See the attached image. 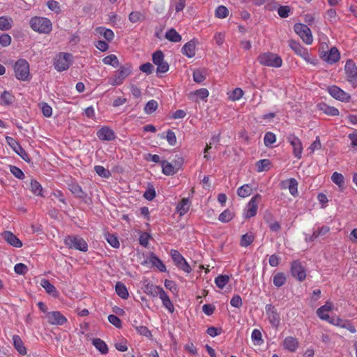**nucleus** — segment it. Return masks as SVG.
I'll return each mask as SVG.
<instances>
[{
	"instance_id": "obj_41",
	"label": "nucleus",
	"mask_w": 357,
	"mask_h": 357,
	"mask_svg": "<svg viewBox=\"0 0 357 357\" xmlns=\"http://www.w3.org/2000/svg\"><path fill=\"white\" fill-rule=\"evenodd\" d=\"M105 238L108 243L114 248H118L120 245L118 238L116 235L112 234H105Z\"/></svg>"
},
{
	"instance_id": "obj_55",
	"label": "nucleus",
	"mask_w": 357,
	"mask_h": 357,
	"mask_svg": "<svg viewBox=\"0 0 357 357\" xmlns=\"http://www.w3.org/2000/svg\"><path fill=\"white\" fill-rule=\"evenodd\" d=\"M228 14V9L224 6H219L215 10V16L218 18H225Z\"/></svg>"
},
{
	"instance_id": "obj_57",
	"label": "nucleus",
	"mask_w": 357,
	"mask_h": 357,
	"mask_svg": "<svg viewBox=\"0 0 357 357\" xmlns=\"http://www.w3.org/2000/svg\"><path fill=\"white\" fill-rule=\"evenodd\" d=\"M108 321L110 324L114 325L117 328H122V321L117 316L114 315V314L109 315Z\"/></svg>"
},
{
	"instance_id": "obj_42",
	"label": "nucleus",
	"mask_w": 357,
	"mask_h": 357,
	"mask_svg": "<svg viewBox=\"0 0 357 357\" xmlns=\"http://www.w3.org/2000/svg\"><path fill=\"white\" fill-rule=\"evenodd\" d=\"M102 61L105 64L111 65L113 67H117L119 65V60L114 54H109L105 56Z\"/></svg>"
},
{
	"instance_id": "obj_48",
	"label": "nucleus",
	"mask_w": 357,
	"mask_h": 357,
	"mask_svg": "<svg viewBox=\"0 0 357 357\" xmlns=\"http://www.w3.org/2000/svg\"><path fill=\"white\" fill-rule=\"evenodd\" d=\"M96 174L102 178H109L111 176L110 172L100 165H96L94 167Z\"/></svg>"
},
{
	"instance_id": "obj_26",
	"label": "nucleus",
	"mask_w": 357,
	"mask_h": 357,
	"mask_svg": "<svg viewBox=\"0 0 357 357\" xmlns=\"http://www.w3.org/2000/svg\"><path fill=\"white\" fill-rule=\"evenodd\" d=\"M162 173L167 176H172L177 172V169L175 168L172 163L167 162V160H162L160 162Z\"/></svg>"
},
{
	"instance_id": "obj_59",
	"label": "nucleus",
	"mask_w": 357,
	"mask_h": 357,
	"mask_svg": "<svg viewBox=\"0 0 357 357\" xmlns=\"http://www.w3.org/2000/svg\"><path fill=\"white\" fill-rule=\"evenodd\" d=\"M155 195V189L152 185L149 187L144 193V197L149 201L153 200Z\"/></svg>"
},
{
	"instance_id": "obj_10",
	"label": "nucleus",
	"mask_w": 357,
	"mask_h": 357,
	"mask_svg": "<svg viewBox=\"0 0 357 357\" xmlns=\"http://www.w3.org/2000/svg\"><path fill=\"white\" fill-rule=\"evenodd\" d=\"M265 310L271 324L277 328L280 324V317L276 308L271 304H267Z\"/></svg>"
},
{
	"instance_id": "obj_58",
	"label": "nucleus",
	"mask_w": 357,
	"mask_h": 357,
	"mask_svg": "<svg viewBox=\"0 0 357 357\" xmlns=\"http://www.w3.org/2000/svg\"><path fill=\"white\" fill-rule=\"evenodd\" d=\"M290 12L291 8L288 6H280L278 9V15L282 18L287 17Z\"/></svg>"
},
{
	"instance_id": "obj_62",
	"label": "nucleus",
	"mask_w": 357,
	"mask_h": 357,
	"mask_svg": "<svg viewBox=\"0 0 357 357\" xmlns=\"http://www.w3.org/2000/svg\"><path fill=\"white\" fill-rule=\"evenodd\" d=\"M47 6L50 10L54 11L56 13L60 12L59 5L56 1L49 0L47 2Z\"/></svg>"
},
{
	"instance_id": "obj_40",
	"label": "nucleus",
	"mask_w": 357,
	"mask_h": 357,
	"mask_svg": "<svg viewBox=\"0 0 357 357\" xmlns=\"http://www.w3.org/2000/svg\"><path fill=\"white\" fill-rule=\"evenodd\" d=\"M206 79V73L204 70L197 69L193 72V79L197 83H202Z\"/></svg>"
},
{
	"instance_id": "obj_52",
	"label": "nucleus",
	"mask_w": 357,
	"mask_h": 357,
	"mask_svg": "<svg viewBox=\"0 0 357 357\" xmlns=\"http://www.w3.org/2000/svg\"><path fill=\"white\" fill-rule=\"evenodd\" d=\"M269 216H270L269 218L266 217L265 220H266V222L268 224L270 230L272 231H275V232L279 231L281 229L280 224L277 221L272 222L271 220V219L272 218V216H271V215H269Z\"/></svg>"
},
{
	"instance_id": "obj_35",
	"label": "nucleus",
	"mask_w": 357,
	"mask_h": 357,
	"mask_svg": "<svg viewBox=\"0 0 357 357\" xmlns=\"http://www.w3.org/2000/svg\"><path fill=\"white\" fill-rule=\"evenodd\" d=\"M161 289L162 288L159 286L147 284L144 287V292L155 297L159 295V291H160Z\"/></svg>"
},
{
	"instance_id": "obj_43",
	"label": "nucleus",
	"mask_w": 357,
	"mask_h": 357,
	"mask_svg": "<svg viewBox=\"0 0 357 357\" xmlns=\"http://www.w3.org/2000/svg\"><path fill=\"white\" fill-rule=\"evenodd\" d=\"M271 165V162L268 159L260 160L256 163L258 172L268 171Z\"/></svg>"
},
{
	"instance_id": "obj_22",
	"label": "nucleus",
	"mask_w": 357,
	"mask_h": 357,
	"mask_svg": "<svg viewBox=\"0 0 357 357\" xmlns=\"http://www.w3.org/2000/svg\"><path fill=\"white\" fill-rule=\"evenodd\" d=\"M298 344L297 339L291 336L287 337L283 342L284 348L291 352H294L297 349Z\"/></svg>"
},
{
	"instance_id": "obj_34",
	"label": "nucleus",
	"mask_w": 357,
	"mask_h": 357,
	"mask_svg": "<svg viewBox=\"0 0 357 357\" xmlns=\"http://www.w3.org/2000/svg\"><path fill=\"white\" fill-rule=\"evenodd\" d=\"M96 31L107 40L111 41L114 37V32L109 29H105L104 27H98Z\"/></svg>"
},
{
	"instance_id": "obj_39",
	"label": "nucleus",
	"mask_w": 357,
	"mask_h": 357,
	"mask_svg": "<svg viewBox=\"0 0 357 357\" xmlns=\"http://www.w3.org/2000/svg\"><path fill=\"white\" fill-rule=\"evenodd\" d=\"M158 107V102L155 100H151L146 104L144 111L146 114H151L156 111Z\"/></svg>"
},
{
	"instance_id": "obj_60",
	"label": "nucleus",
	"mask_w": 357,
	"mask_h": 357,
	"mask_svg": "<svg viewBox=\"0 0 357 357\" xmlns=\"http://www.w3.org/2000/svg\"><path fill=\"white\" fill-rule=\"evenodd\" d=\"M166 139L171 146H174L176 143V135L172 130H168L167 131Z\"/></svg>"
},
{
	"instance_id": "obj_5",
	"label": "nucleus",
	"mask_w": 357,
	"mask_h": 357,
	"mask_svg": "<svg viewBox=\"0 0 357 357\" xmlns=\"http://www.w3.org/2000/svg\"><path fill=\"white\" fill-rule=\"evenodd\" d=\"M72 54L70 53L61 52L54 58V66L59 71L67 70L72 63Z\"/></svg>"
},
{
	"instance_id": "obj_19",
	"label": "nucleus",
	"mask_w": 357,
	"mask_h": 357,
	"mask_svg": "<svg viewBox=\"0 0 357 357\" xmlns=\"http://www.w3.org/2000/svg\"><path fill=\"white\" fill-rule=\"evenodd\" d=\"M40 285L45 289V291L54 298H58L59 293L56 287L50 283L47 279H42L40 281Z\"/></svg>"
},
{
	"instance_id": "obj_45",
	"label": "nucleus",
	"mask_w": 357,
	"mask_h": 357,
	"mask_svg": "<svg viewBox=\"0 0 357 357\" xmlns=\"http://www.w3.org/2000/svg\"><path fill=\"white\" fill-rule=\"evenodd\" d=\"M128 19L132 23H136L143 21L144 17L139 11H133L130 13Z\"/></svg>"
},
{
	"instance_id": "obj_44",
	"label": "nucleus",
	"mask_w": 357,
	"mask_h": 357,
	"mask_svg": "<svg viewBox=\"0 0 357 357\" xmlns=\"http://www.w3.org/2000/svg\"><path fill=\"white\" fill-rule=\"evenodd\" d=\"M13 20L10 17H0V29L8 30L12 26Z\"/></svg>"
},
{
	"instance_id": "obj_13",
	"label": "nucleus",
	"mask_w": 357,
	"mask_h": 357,
	"mask_svg": "<svg viewBox=\"0 0 357 357\" xmlns=\"http://www.w3.org/2000/svg\"><path fill=\"white\" fill-rule=\"evenodd\" d=\"M47 321L52 325H63L67 322V319L59 311L47 312L46 314Z\"/></svg>"
},
{
	"instance_id": "obj_21",
	"label": "nucleus",
	"mask_w": 357,
	"mask_h": 357,
	"mask_svg": "<svg viewBox=\"0 0 357 357\" xmlns=\"http://www.w3.org/2000/svg\"><path fill=\"white\" fill-rule=\"evenodd\" d=\"M3 238L11 245L20 248L22 245V243L19 238L16 237L13 233L8 231H6L2 234Z\"/></svg>"
},
{
	"instance_id": "obj_38",
	"label": "nucleus",
	"mask_w": 357,
	"mask_h": 357,
	"mask_svg": "<svg viewBox=\"0 0 357 357\" xmlns=\"http://www.w3.org/2000/svg\"><path fill=\"white\" fill-rule=\"evenodd\" d=\"M1 104L8 105L14 101V96L8 91H4L1 96Z\"/></svg>"
},
{
	"instance_id": "obj_37",
	"label": "nucleus",
	"mask_w": 357,
	"mask_h": 357,
	"mask_svg": "<svg viewBox=\"0 0 357 357\" xmlns=\"http://www.w3.org/2000/svg\"><path fill=\"white\" fill-rule=\"evenodd\" d=\"M229 281V277L227 275H220L215 279V283L220 289H223Z\"/></svg>"
},
{
	"instance_id": "obj_31",
	"label": "nucleus",
	"mask_w": 357,
	"mask_h": 357,
	"mask_svg": "<svg viewBox=\"0 0 357 357\" xmlns=\"http://www.w3.org/2000/svg\"><path fill=\"white\" fill-rule=\"evenodd\" d=\"M165 38L174 43H178L181 40V35L174 29L168 30L165 33Z\"/></svg>"
},
{
	"instance_id": "obj_63",
	"label": "nucleus",
	"mask_w": 357,
	"mask_h": 357,
	"mask_svg": "<svg viewBox=\"0 0 357 357\" xmlns=\"http://www.w3.org/2000/svg\"><path fill=\"white\" fill-rule=\"evenodd\" d=\"M194 96H197L201 100H204V98L208 96V91L206 89L202 88L198 90H196L193 93Z\"/></svg>"
},
{
	"instance_id": "obj_64",
	"label": "nucleus",
	"mask_w": 357,
	"mask_h": 357,
	"mask_svg": "<svg viewBox=\"0 0 357 357\" xmlns=\"http://www.w3.org/2000/svg\"><path fill=\"white\" fill-rule=\"evenodd\" d=\"M139 69L141 71L146 73L147 75H149L152 73L154 67L151 63L148 62L141 65Z\"/></svg>"
},
{
	"instance_id": "obj_61",
	"label": "nucleus",
	"mask_w": 357,
	"mask_h": 357,
	"mask_svg": "<svg viewBox=\"0 0 357 357\" xmlns=\"http://www.w3.org/2000/svg\"><path fill=\"white\" fill-rule=\"evenodd\" d=\"M261 336V333L258 329H255L251 335L252 340L257 342V344H261L263 342Z\"/></svg>"
},
{
	"instance_id": "obj_3",
	"label": "nucleus",
	"mask_w": 357,
	"mask_h": 357,
	"mask_svg": "<svg viewBox=\"0 0 357 357\" xmlns=\"http://www.w3.org/2000/svg\"><path fill=\"white\" fill-rule=\"evenodd\" d=\"M131 72V64L126 63L120 66L114 77L109 78L108 82L112 86L120 85L123 82L124 79L130 75Z\"/></svg>"
},
{
	"instance_id": "obj_24",
	"label": "nucleus",
	"mask_w": 357,
	"mask_h": 357,
	"mask_svg": "<svg viewBox=\"0 0 357 357\" xmlns=\"http://www.w3.org/2000/svg\"><path fill=\"white\" fill-rule=\"evenodd\" d=\"M149 259L152 266L156 267L160 272H166L165 264L153 252L150 254Z\"/></svg>"
},
{
	"instance_id": "obj_12",
	"label": "nucleus",
	"mask_w": 357,
	"mask_h": 357,
	"mask_svg": "<svg viewBox=\"0 0 357 357\" xmlns=\"http://www.w3.org/2000/svg\"><path fill=\"white\" fill-rule=\"evenodd\" d=\"M344 70L349 82H357V66L352 60L349 59L346 62Z\"/></svg>"
},
{
	"instance_id": "obj_23",
	"label": "nucleus",
	"mask_w": 357,
	"mask_h": 357,
	"mask_svg": "<svg viewBox=\"0 0 357 357\" xmlns=\"http://www.w3.org/2000/svg\"><path fill=\"white\" fill-rule=\"evenodd\" d=\"M160 298L162 300L163 305L171 312L172 313L174 311V307L169 299V297L165 291L163 289H161L160 291H159Z\"/></svg>"
},
{
	"instance_id": "obj_33",
	"label": "nucleus",
	"mask_w": 357,
	"mask_h": 357,
	"mask_svg": "<svg viewBox=\"0 0 357 357\" xmlns=\"http://www.w3.org/2000/svg\"><path fill=\"white\" fill-rule=\"evenodd\" d=\"M252 192V188L250 185L245 184L237 190V195L243 198L247 197L251 195Z\"/></svg>"
},
{
	"instance_id": "obj_47",
	"label": "nucleus",
	"mask_w": 357,
	"mask_h": 357,
	"mask_svg": "<svg viewBox=\"0 0 357 357\" xmlns=\"http://www.w3.org/2000/svg\"><path fill=\"white\" fill-rule=\"evenodd\" d=\"M233 213L229 209H226L220 214L218 220L222 222H228L233 218Z\"/></svg>"
},
{
	"instance_id": "obj_46",
	"label": "nucleus",
	"mask_w": 357,
	"mask_h": 357,
	"mask_svg": "<svg viewBox=\"0 0 357 357\" xmlns=\"http://www.w3.org/2000/svg\"><path fill=\"white\" fill-rule=\"evenodd\" d=\"M333 183L337 185L340 188H342L344 185V178L340 173L334 172L331 176Z\"/></svg>"
},
{
	"instance_id": "obj_54",
	"label": "nucleus",
	"mask_w": 357,
	"mask_h": 357,
	"mask_svg": "<svg viewBox=\"0 0 357 357\" xmlns=\"http://www.w3.org/2000/svg\"><path fill=\"white\" fill-rule=\"evenodd\" d=\"M254 241V236L249 234H243L241 236V245L243 247H248Z\"/></svg>"
},
{
	"instance_id": "obj_36",
	"label": "nucleus",
	"mask_w": 357,
	"mask_h": 357,
	"mask_svg": "<svg viewBox=\"0 0 357 357\" xmlns=\"http://www.w3.org/2000/svg\"><path fill=\"white\" fill-rule=\"evenodd\" d=\"M31 191L37 196L44 197L41 185L36 180H31L30 183Z\"/></svg>"
},
{
	"instance_id": "obj_17",
	"label": "nucleus",
	"mask_w": 357,
	"mask_h": 357,
	"mask_svg": "<svg viewBox=\"0 0 357 357\" xmlns=\"http://www.w3.org/2000/svg\"><path fill=\"white\" fill-rule=\"evenodd\" d=\"M69 190L77 198L83 200L85 203H88L87 194L83 191L81 186L77 183H70L68 185Z\"/></svg>"
},
{
	"instance_id": "obj_56",
	"label": "nucleus",
	"mask_w": 357,
	"mask_h": 357,
	"mask_svg": "<svg viewBox=\"0 0 357 357\" xmlns=\"http://www.w3.org/2000/svg\"><path fill=\"white\" fill-rule=\"evenodd\" d=\"M13 342L15 348L17 350V351L22 354V341L21 337L19 335H13Z\"/></svg>"
},
{
	"instance_id": "obj_9",
	"label": "nucleus",
	"mask_w": 357,
	"mask_h": 357,
	"mask_svg": "<svg viewBox=\"0 0 357 357\" xmlns=\"http://www.w3.org/2000/svg\"><path fill=\"white\" fill-rule=\"evenodd\" d=\"M289 46L297 55L303 58L306 61L310 62L307 50L303 47L299 42L294 40H289ZM311 63H313L312 61ZM314 64H315V63H314Z\"/></svg>"
},
{
	"instance_id": "obj_29",
	"label": "nucleus",
	"mask_w": 357,
	"mask_h": 357,
	"mask_svg": "<svg viewBox=\"0 0 357 357\" xmlns=\"http://www.w3.org/2000/svg\"><path fill=\"white\" fill-rule=\"evenodd\" d=\"M92 344L102 354L108 353V347L106 343L101 339L94 338L92 340Z\"/></svg>"
},
{
	"instance_id": "obj_8",
	"label": "nucleus",
	"mask_w": 357,
	"mask_h": 357,
	"mask_svg": "<svg viewBox=\"0 0 357 357\" xmlns=\"http://www.w3.org/2000/svg\"><path fill=\"white\" fill-rule=\"evenodd\" d=\"M261 200L262 197L259 194H257L252 197V199L247 204V209L245 215V218L248 219L256 215L258 205L261 202Z\"/></svg>"
},
{
	"instance_id": "obj_51",
	"label": "nucleus",
	"mask_w": 357,
	"mask_h": 357,
	"mask_svg": "<svg viewBox=\"0 0 357 357\" xmlns=\"http://www.w3.org/2000/svg\"><path fill=\"white\" fill-rule=\"evenodd\" d=\"M13 68L15 69L16 77L19 80L22 79V61L21 59L17 60L15 62Z\"/></svg>"
},
{
	"instance_id": "obj_25",
	"label": "nucleus",
	"mask_w": 357,
	"mask_h": 357,
	"mask_svg": "<svg viewBox=\"0 0 357 357\" xmlns=\"http://www.w3.org/2000/svg\"><path fill=\"white\" fill-rule=\"evenodd\" d=\"M318 108L327 115L330 116H338L339 111L337 108L331 107L326 104L325 102H321L317 105Z\"/></svg>"
},
{
	"instance_id": "obj_16",
	"label": "nucleus",
	"mask_w": 357,
	"mask_h": 357,
	"mask_svg": "<svg viewBox=\"0 0 357 357\" xmlns=\"http://www.w3.org/2000/svg\"><path fill=\"white\" fill-rule=\"evenodd\" d=\"M321 57L328 63L333 64L337 62L340 59V54L339 50L335 47H332L329 52L321 53Z\"/></svg>"
},
{
	"instance_id": "obj_6",
	"label": "nucleus",
	"mask_w": 357,
	"mask_h": 357,
	"mask_svg": "<svg viewBox=\"0 0 357 357\" xmlns=\"http://www.w3.org/2000/svg\"><path fill=\"white\" fill-rule=\"evenodd\" d=\"M294 29L305 43L307 45L312 44L313 41L312 31L307 25L302 23H296L294 26Z\"/></svg>"
},
{
	"instance_id": "obj_49",
	"label": "nucleus",
	"mask_w": 357,
	"mask_h": 357,
	"mask_svg": "<svg viewBox=\"0 0 357 357\" xmlns=\"http://www.w3.org/2000/svg\"><path fill=\"white\" fill-rule=\"evenodd\" d=\"M276 141L275 135L271 132L265 134L264 142L266 146H271Z\"/></svg>"
},
{
	"instance_id": "obj_7",
	"label": "nucleus",
	"mask_w": 357,
	"mask_h": 357,
	"mask_svg": "<svg viewBox=\"0 0 357 357\" xmlns=\"http://www.w3.org/2000/svg\"><path fill=\"white\" fill-rule=\"evenodd\" d=\"M170 253L175 265L179 269L188 273L191 272L192 269L190 266L178 250H172Z\"/></svg>"
},
{
	"instance_id": "obj_28",
	"label": "nucleus",
	"mask_w": 357,
	"mask_h": 357,
	"mask_svg": "<svg viewBox=\"0 0 357 357\" xmlns=\"http://www.w3.org/2000/svg\"><path fill=\"white\" fill-rule=\"evenodd\" d=\"M115 290L117 295L123 299H127L129 296L128 289L121 282H117L115 285Z\"/></svg>"
},
{
	"instance_id": "obj_11",
	"label": "nucleus",
	"mask_w": 357,
	"mask_h": 357,
	"mask_svg": "<svg viewBox=\"0 0 357 357\" xmlns=\"http://www.w3.org/2000/svg\"><path fill=\"white\" fill-rule=\"evenodd\" d=\"M291 273L294 278L300 282L303 281L306 278L305 270L298 261H294L291 263Z\"/></svg>"
},
{
	"instance_id": "obj_32",
	"label": "nucleus",
	"mask_w": 357,
	"mask_h": 357,
	"mask_svg": "<svg viewBox=\"0 0 357 357\" xmlns=\"http://www.w3.org/2000/svg\"><path fill=\"white\" fill-rule=\"evenodd\" d=\"M287 281V278L285 276V274L282 272H280L276 273L273 276V284L277 287H280L283 286Z\"/></svg>"
},
{
	"instance_id": "obj_30",
	"label": "nucleus",
	"mask_w": 357,
	"mask_h": 357,
	"mask_svg": "<svg viewBox=\"0 0 357 357\" xmlns=\"http://www.w3.org/2000/svg\"><path fill=\"white\" fill-rule=\"evenodd\" d=\"M190 208V200L188 198H183L176 206L177 211L180 215L185 214Z\"/></svg>"
},
{
	"instance_id": "obj_18",
	"label": "nucleus",
	"mask_w": 357,
	"mask_h": 357,
	"mask_svg": "<svg viewBox=\"0 0 357 357\" xmlns=\"http://www.w3.org/2000/svg\"><path fill=\"white\" fill-rule=\"evenodd\" d=\"M97 136L100 140L111 141L115 139L114 131L107 126L101 128L97 132Z\"/></svg>"
},
{
	"instance_id": "obj_27",
	"label": "nucleus",
	"mask_w": 357,
	"mask_h": 357,
	"mask_svg": "<svg viewBox=\"0 0 357 357\" xmlns=\"http://www.w3.org/2000/svg\"><path fill=\"white\" fill-rule=\"evenodd\" d=\"M6 140L9 146L20 156L22 157V148L21 145L12 137H6Z\"/></svg>"
},
{
	"instance_id": "obj_1",
	"label": "nucleus",
	"mask_w": 357,
	"mask_h": 357,
	"mask_svg": "<svg viewBox=\"0 0 357 357\" xmlns=\"http://www.w3.org/2000/svg\"><path fill=\"white\" fill-rule=\"evenodd\" d=\"M30 25L33 30L43 33H49L52 28V22L49 19L40 17H32Z\"/></svg>"
},
{
	"instance_id": "obj_14",
	"label": "nucleus",
	"mask_w": 357,
	"mask_h": 357,
	"mask_svg": "<svg viewBox=\"0 0 357 357\" xmlns=\"http://www.w3.org/2000/svg\"><path fill=\"white\" fill-rule=\"evenodd\" d=\"M288 142L293 147V153L294 156L297 158H301L302 151H303V146L301 141L296 137L294 135H289L287 137Z\"/></svg>"
},
{
	"instance_id": "obj_53",
	"label": "nucleus",
	"mask_w": 357,
	"mask_h": 357,
	"mask_svg": "<svg viewBox=\"0 0 357 357\" xmlns=\"http://www.w3.org/2000/svg\"><path fill=\"white\" fill-rule=\"evenodd\" d=\"M152 60L155 65L158 66L159 63L164 61V54L161 50H157L153 54Z\"/></svg>"
},
{
	"instance_id": "obj_20",
	"label": "nucleus",
	"mask_w": 357,
	"mask_h": 357,
	"mask_svg": "<svg viewBox=\"0 0 357 357\" xmlns=\"http://www.w3.org/2000/svg\"><path fill=\"white\" fill-rule=\"evenodd\" d=\"M195 40H191L183 45L181 52L184 55H185L188 58H192L195 55Z\"/></svg>"
},
{
	"instance_id": "obj_2",
	"label": "nucleus",
	"mask_w": 357,
	"mask_h": 357,
	"mask_svg": "<svg viewBox=\"0 0 357 357\" xmlns=\"http://www.w3.org/2000/svg\"><path fill=\"white\" fill-rule=\"evenodd\" d=\"M257 60L261 65L269 67L279 68L282 64V58L271 52L261 54Z\"/></svg>"
},
{
	"instance_id": "obj_4",
	"label": "nucleus",
	"mask_w": 357,
	"mask_h": 357,
	"mask_svg": "<svg viewBox=\"0 0 357 357\" xmlns=\"http://www.w3.org/2000/svg\"><path fill=\"white\" fill-rule=\"evenodd\" d=\"M65 245L70 249H75L82 252H86L88 245L86 242L78 236H67L64 239Z\"/></svg>"
},
{
	"instance_id": "obj_15",
	"label": "nucleus",
	"mask_w": 357,
	"mask_h": 357,
	"mask_svg": "<svg viewBox=\"0 0 357 357\" xmlns=\"http://www.w3.org/2000/svg\"><path fill=\"white\" fill-rule=\"evenodd\" d=\"M328 91L332 97L342 102L348 101L351 98L349 94L335 85L329 86L328 88Z\"/></svg>"
},
{
	"instance_id": "obj_50",
	"label": "nucleus",
	"mask_w": 357,
	"mask_h": 357,
	"mask_svg": "<svg viewBox=\"0 0 357 357\" xmlns=\"http://www.w3.org/2000/svg\"><path fill=\"white\" fill-rule=\"evenodd\" d=\"M288 189L289 190V192L293 196H295L298 193V182L294 178H289V182L288 184Z\"/></svg>"
}]
</instances>
